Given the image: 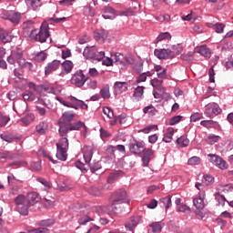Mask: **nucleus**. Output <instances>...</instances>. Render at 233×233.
Segmentation results:
<instances>
[{"label":"nucleus","instance_id":"obj_63","mask_svg":"<svg viewBox=\"0 0 233 233\" xmlns=\"http://www.w3.org/2000/svg\"><path fill=\"white\" fill-rule=\"evenodd\" d=\"M199 119H203V114L201 113H195L190 116V121H192L193 123H196V121H199Z\"/></svg>","mask_w":233,"mask_h":233},{"label":"nucleus","instance_id":"obj_45","mask_svg":"<svg viewBox=\"0 0 233 233\" xmlns=\"http://www.w3.org/2000/svg\"><path fill=\"white\" fill-rule=\"evenodd\" d=\"M23 99L25 101H34V99H35L34 93L32 91H30V90L25 91L23 94Z\"/></svg>","mask_w":233,"mask_h":233},{"label":"nucleus","instance_id":"obj_6","mask_svg":"<svg viewBox=\"0 0 233 233\" xmlns=\"http://www.w3.org/2000/svg\"><path fill=\"white\" fill-rule=\"evenodd\" d=\"M74 117H76V115H74V113H70V112L63 113L62 116L58 120L59 134L60 132H65V130H66V127L72 123Z\"/></svg>","mask_w":233,"mask_h":233},{"label":"nucleus","instance_id":"obj_57","mask_svg":"<svg viewBox=\"0 0 233 233\" xmlns=\"http://www.w3.org/2000/svg\"><path fill=\"white\" fill-rule=\"evenodd\" d=\"M28 233H50V229L46 228H38L28 230Z\"/></svg>","mask_w":233,"mask_h":233},{"label":"nucleus","instance_id":"obj_4","mask_svg":"<svg viewBox=\"0 0 233 233\" xmlns=\"http://www.w3.org/2000/svg\"><path fill=\"white\" fill-rule=\"evenodd\" d=\"M15 203L16 206V210L22 216H28V209L30 208V205L28 204V198L20 194L15 198Z\"/></svg>","mask_w":233,"mask_h":233},{"label":"nucleus","instance_id":"obj_22","mask_svg":"<svg viewBox=\"0 0 233 233\" xmlns=\"http://www.w3.org/2000/svg\"><path fill=\"white\" fill-rule=\"evenodd\" d=\"M114 88L116 92L121 94V92H127V90H128V84H127V82H116Z\"/></svg>","mask_w":233,"mask_h":233},{"label":"nucleus","instance_id":"obj_59","mask_svg":"<svg viewBox=\"0 0 233 233\" xmlns=\"http://www.w3.org/2000/svg\"><path fill=\"white\" fill-rule=\"evenodd\" d=\"M10 121V116L0 114V127H6V123Z\"/></svg>","mask_w":233,"mask_h":233},{"label":"nucleus","instance_id":"obj_1","mask_svg":"<svg viewBox=\"0 0 233 233\" xmlns=\"http://www.w3.org/2000/svg\"><path fill=\"white\" fill-rule=\"evenodd\" d=\"M81 128H86L85 123L82 121H77L76 123H70L64 132H60L61 138L56 143V157L60 161H66L68 157V138L66 137L68 132L81 130Z\"/></svg>","mask_w":233,"mask_h":233},{"label":"nucleus","instance_id":"obj_51","mask_svg":"<svg viewBox=\"0 0 233 233\" xmlns=\"http://www.w3.org/2000/svg\"><path fill=\"white\" fill-rule=\"evenodd\" d=\"M221 137L219 136H214V135H209L207 138V143L209 145H214V143H218Z\"/></svg>","mask_w":233,"mask_h":233},{"label":"nucleus","instance_id":"obj_33","mask_svg":"<svg viewBox=\"0 0 233 233\" xmlns=\"http://www.w3.org/2000/svg\"><path fill=\"white\" fill-rule=\"evenodd\" d=\"M62 68L66 74H70L72 72V68H74V63L70 60H66L62 64Z\"/></svg>","mask_w":233,"mask_h":233},{"label":"nucleus","instance_id":"obj_62","mask_svg":"<svg viewBox=\"0 0 233 233\" xmlns=\"http://www.w3.org/2000/svg\"><path fill=\"white\" fill-rule=\"evenodd\" d=\"M117 177H119L118 173H111L107 177V183L109 184L115 183Z\"/></svg>","mask_w":233,"mask_h":233},{"label":"nucleus","instance_id":"obj_60","mask_svg":"<svg viewBox=\"0 0 233 233\" xmlns=\"http://www.w3.org/2000/svg\"><path fill=\"white\" fill-rule=\"evenodd\" d=\"M181 119H183L182 116H173L169 119V125H171V126L177 125V123H179L181 121Z\"/></svg>","mask_w":233,"mask_h":233},{"label":"nucleus","instance_id":"obj_20","mask_svg":"<svg viewBox=\"0 0 233 233\" xmlns=\"http://www.w3.org/2000/svg\"><path fill=\"white\" fill-rule=\"evenodd\" d=\"M104 14H109V15H103L102 17L104 19H114L117 14H116V10L110 6H106L103 9Z\"/></svg>","mask_w":233,"mask_h":233},{"label":"nucleus","instance_id":"obj_21","mask_svg":"<svg viewBox=\"0 0 233 233\" xmlns=\"http://www.w3.org/2000/svg\"><path fill=\"white\" fill-rule=\"evenodd\" d=\"M93 156H94V148H92V147H84V159L86 163H90V161H92Z\"/></svg>","mask_w":233,"mask_h":233},{"label":"nucleus","instance_id":"obj_29","mask_svg":"<svg viewBox=\"0 0 233 233\" xmlns=\"http://www.w3.org/2000/svg\"><path fill=\"white\" fill-rule=\"evenodd\" d=\"M116 150H117L116 147L109 145L106 147V154L110 159H116Z\"/></svg>","mask_w":233,"mask_h":233},{"label":"nucleus","instance_id":"obj_58","mask_svg":"<svg viewBox=\"0 0 233 233\" xmlns=\"http://www.w3.org/2000/svg\"><path fill=\"white\" fill-rule=\"evenodd\" d=\"M30 1L33 10H37L41 6V0H26V3Z\"/></svg>","mask_w":233,"mask_h":233},{"label":"nucleus","instance_id":"obj_43","mask_svg":"<svg viewBox=\"0 0 233 233\" xmlns=\"http://www.w3.org/2000/svg\"><path fill=\"white\" fill-rule=\"evenodd\" d=\"M100 95L103 99H110V86H106L100 90Z\"/></svg>","mask_w":233,"mask_h":233},{"label":"nucleus","instance_id":"obj_50","mask_svg":"<svg viewBox=\"0 0 233 233\" xmlns=\"http://www.w3.org/2000/svg\"><path fill=\"white\" fill-rule=\"evenodd\" d=\"M144 114H149V116H155L156 115V107L154 106L150 105L146 106L143 109Z\"/></svg>","mask_w":233,"mask_h":233},{"label":"nucleus","instance_id":"obj_19","mask_svg":"<svg viewBox=\"0 0 233 233\" xmlns=\"http://www.w3.org/2000/svg\"><path fill=\"white\" fill-rule=\"evenodd\" d=\"M11 56L15 61H17L19 66H21V65H23L25 62V58H23V51L19 49L12 51Z\"/></svg>","mask_w":233,"mask_h":233},{"label":"nucleus","instance_id":"obj_12","mask_svg":"<svg viewBox=\"0 0 233 233\" xmlns=\"http://www.w3.org/2000/svg\"><path fill=\"white\" fill-rule=\"evenodd\" d=\"M61 66V61L59 60H53L52 62L47 63L45 67V74L46 76H50L53 72H56Z\"/></svg>","mask_w":233,"mask_h":233},{"label":"nucleus","instance_id":"obj_7","mask_svg":"<svg viewBox=\"0 0 233 233\" xmlns=\"http://www.w3.org/2000/svg\"><path fill=\"white\" fill-rule=\"evenodd\" d=\"M222 110L221 107H219V105L217 103H209L205 106L204 115L206 117H209L212 119L215 116H219L221 114Z\"/></svg>","mask_w":233,"mask_h":233},{"label":"nucleus","instance_id":"obj_36","mask_svg":"<svg viewBox=\"0 0 233 233\" xmlns=\"http://www.w3.org/2000/svg\"><path fill=\"white\" fill-rule=\"evenodd\" d=\"M200 125L205 128H214L215 127H218V122L214 120H202Z\"/></svg>","mask_w":233,"mask_h":233},{"label":"nucleus","instance_id":"obj_10","mask_svg":"<svg viewBox=\"0 0 233 233\" xmlns=\"http://www.w3.org/2000/svg\"><path fill=\"white\" fill-rule=\"evenodd\" d=\"M139 223H141L140 216L131 217L126 223L127 231L129 233H134V228H136Z\"/></svg>","mask_w":233,"mask_h":233},{"label":"nucleus","instance_id":"obj_56","mask_svg":"<svg viewBox=\"0 0 233 233\" xmlns=\"http://www.w3.org/2000/svg\"><path fill=\"white\" fill-rule=\"evenodd\" d=\"M87 214H88V212H86L84 214V217H81L78 219L79 225H86V223H88V221H90V217Z\"/></svg>","mask_w":233,"mask_h":233},{"label":"nucleus","instance_id":"obj_54","mask_svg":"<svg viewBox=\"0 0 233 233\" xmlns=\"http://www.w3.org/2000/svg\"><path fill=\"white\" fill-rule=\"evenodd\" d=\"M201 163V158L199 157H192L187 160V165H199Z\"/></svg>","mask_w":233,"mask_h":233},{"label":"nucleus","instance_id":"obj_48","mask_svg":"<svg viewBox=\"0 0 233 233\" xmlns=\"http://www.w3.org/2000/svg\"><path fill=\"white\" fill-rule=\"evenodd\" d=\"M202 183L207 186L212 185V183H214V177H212L211 175H204Z\"/></svg>","mask_w":233,"mask_h":233},{"label":"nucleus","instance_id":"obj_9","mask_svg":"<svg viewBox=\"0 0 233 233\" xmlns=\"http://www.w3.org/2000/svg\"><path fill=\"white\" fill-rule=\"evenodd\" d=\"M86 81H88V76H85V73H83V70H77L71 78L72 85H75L78 88H81L86 83Z\"/></svg>","mask_w":233,"mask_h":233},{"label":"nucleus","instance_id":"obj_46","mask_svg":"<svg viewBox=\"0 0 233 233\" xmlns=\"http://www.w3.org/2000/svg\"><path fill=\"white\" fill-rule=\"evenodd\" d=\"M84 15H86L87 17H94L96 15V13L92 9V5L85 6L84 7Z\"/></svg>","mask_w":233,"mask_h":233},{"label":"nucleus","instance_id":"obj_18","mask_svg":"<svg viewBox=\"0 0 233 233\" xmlns=\"http://www.w3.org/2000/svg\"><path fill=\"white\" fill-rule=\"evenodd\" d=\"M154 70L157 73L158 79H167V68L157 65L154 66Z\"/></svg>","mask_w":233,"mask_h":233},{"label":"nucleus","instance_id":"obj_26","mask_svg":"<svg viewBox=\"0 0 233 233\" xmlns=\"http://www.w3.org/2000/svg\"><path fill=\"white\" fill-rule=\"evenodd\" d=\"M152 156H154V150L147 149L145 151L144 157H143V164L145 167H147L148 165V163H150V159H151Z\"/></svg>","mask_w":233,"mask_h":233},{"label":"nucleus","instance_id":"obj_2","mask_svg":"<svg viewBox=\"0 0 233 233\" xmlns=\"http://www.w3.org/2000/svg\"><path fill=\"white\" fill-rule=\"evenodd\" d=\"M111 210L114 214H121L123 212V203H130L127 198V190L118 189L111 195L110 198Z\"/></svg>","mask_w":233,"mask_h":233},{"label":"nucleus","instance_id":"obj_8","mask_svg":"<svg viewBox=\"0 0 233 233\" xmlns=\"http://www.w3.org/2000/svg\"><path fill=\"white\" fill-rule=\"evenodd\" d=\"M28 88L36 92V94H41V92H47L48 94H56V88L49 85H40L37 86L34 82H29L27 84Z\"/></svg>","mask_w":233,"mask_h":233},{"label":"nucleus","instance_id":"obj_16","mask_svg":"<svg viewBox=\"0 0 233 233\" xmlns=\"http://www.w3.org/2000/svg\"><path fill=\"white\" fill-rule=\"evenodd\" d=\"M36 29H35L34 27V22L32 21H27L25 23H24V34L25 35H27V37H31L32 36V32L35 31Z\"/></svg>","mask_w":233,"mask_h":233},{"label":"nucleus","instance_id":"obj_53","mask_svg":"<svg viewBox=\"0 0 233 233\" xmlns=\"http://www.w3.org/2000/svg\"><path fill=\"white\" fill-rule=\"evenodd\" d=\"M36 132H38V134H45V132H46V124L45 122H41L37 125Z\"/></svg>","mask_w":233,"mask_h":233},{"label":"nucleus","instance_id":"obj_52","mask_svg":"<svg viewBox=\"0 0 233 233\" xmlns=\"http://www.w3.org/2000/svg\"><path fill=\"white\" fill-rule=\"evenodd\" d=\"M103 113L109 119L114 118V110L108 106L103 107Z\"/></svg>","mask_w":233,"mask_h":233},{"label":"nucleus","instance_id":"obj_32","mask_svg":"<svg viewBox=\"0 0 233 233\" xmlns=\"http://www.w3.org/2000/svg\"><path fill=\"white\" fill-rule=\"evenodd\" d=\"M208 26L209 28H214L217 34H223V31L225 30V25L223 24L217 23L215 25L213 24H208Z\"/></svg>","mask_w":233,"mask_h":233},{"label":"nucleus","instance_id":"obj_11","mask_svg":"<svg viewBox=\"0 0 233 233\" xmlns=\"http://www.w3.org/2000/svg\"><path fill=\"white\" fill-rule=\"evenodd\" d=\"M129 150L132 154H143L145 152V142L135 141L129 144Z\"/></svg>","mask_w":233,"mask_h":233},{"label":"nucleus","instance_id":"obj_23","mask_svg":"<svg viewBox=\"0 0 233 233\" xmlns=\"http://www.w3.org/2000/svg\"><path fill=\"white\" fill-rule=\"evenodd\" d=\"M143 94H145V86H137L133 94L135 101H141L143 99Z\"/></svg>","mask_w":233,"mask_h":233},{"label":"nucleus","instance_id":"obj_61","mask_svg":"<svg viewBox=\"0 0 233 233\" xmlns=\"http://www.w3.org/2000/svg\"><path fill=\"white\" fill-rule=\"evenodd\" d=\"M88 192L91 194V196H101V190H99V188L96 187H89Z\"/></svg>","mask_w":233,"mask_h":233},{"label":"nucleus","instance_id":"obj_24","mask_svg":"<svg viewBox=\"0 0 233 233\" xmlns=\"http://www.w3.org/2000/svg\"><path fill=\"white\" fill-rule=\"evenodd\" d=\"M183 52V46L179 44L174 45L170 49L171 59Z\"/></svg>","mask_w":233,"mask_h":233},{"label":"nucleus","instance_id":"obj_42","mask_svg":"<svg viewBox=\"0 0 233 233\" xmlns=\"http://www.w3.org/2000/svg\"><path fill=\"white\" fill-rule=\"evenodd\" d=\"M163 79L164 78H154L150 81L152 87L156 88L157 90H159L163 85Z\"/></svg>","mask_w":233,"mask_h":233},{"label":"nucleus","instance_id":"obj_64","mask_svg":"<svg viewBox=\"0 0 233 233\" xmlns=\"http://www.w3.org/2000/svg\"><path fill=\"white\" fill-rule=\"evenodd\" d=\"M86 85L87 88H90L91 90H96V88H97V80H88Z\"/></svg>","mask_w":233,"mask_h":233},{"label":"nucleus","instance_id":"obj_40","mask_svg":"<svg viewBox=\"0 0 233 233\" xmlns=\"http://www.w3.org/2000/svg\"><path fill=\"white\" fill-rule=\"evenodd\" d=\"M189 143L190 140H188V138H187L186 137H180L177 139V144L182 147V148L188 147Z\"/></svg>","mask_w":233,"mask_h":233},{"label":"nucleus","instance_id":"obj_25","mask_svg":"<svg viewBox=\"0 0 233 233\" xmlns=\"http://www.w3.org/2000/svg\"><path fill=\"white\" fill-rule=\"evenodd\" d=\"M163 222H153L149 225V228L153 233H159L163 230Z\"/></svg>","mask_w":233,"mask_h":233},{"label":"nucleus","instance_id":"obj_31","mask_svg":"<svg viewBox=\"0 0 233 233\" xmlns=\"http://www.w3.org/2000/svg\"><path fill=\"white\" fill-rule=\"evenodd\" d=\"M46 57H48V54L45 53V51H41L35 56L34 59L37 63H43L46 61Z\"/></svg>","mask_w":233,"mask_h":233},{"label":"nucleus","instance_id":"obj_17","mask_svg":"<svg viewBox=\"0 0 233 233\" xmlns=\"http://www.w3.org/2000/svg\"><path fill=\"white\" fill-rule=\"evenodd\" d=\"M1 139L3 141H5L6 143H14L15 141H21L22 137H15L12 134H1L0 135Z\"/></svg>","mask_w":233,"mask_h":233},{"label":"nucleus","instance_id":"obj_47","mask_svg":"<svg viewBox=\"0 0 233 233\" xmlns=\"http://www.w3.org/2000/svg\"><path fill=\"white\" fill-rule=\"evenodd\" d=\"M215 166L220 168L221 170H225V168H228V164L223 158L220 157V160L215 162Z\"/></svg>","mask_w":233,"mask_h":233},{"label":"nucleus","instance_id":"obj_37","mask_svg":"<svg viewBox=\"0 0 233 233\" xmlns=\"http://www.w3.org/2000/svg\"><path fill=\"white\" fill-rule=\"evenodd\" d=\"M56 101H59V103L64 106H67V108H75V110H77V106L74 105L72 102L65 101L59 96H56Z\"/></svg>","mask_w":233,"mask_h":233},{"label":"nucleus","instance_id":"obj_35","mask_svg":"<svg viewBox=\"0 0 233 233\" xmlns=\"http://www.w3.org/2000/svg\"><path fill=\"white\" fill-rule=\"evenodd\" d=\"M8 21H11L13 25H19V21H21V14L19 13L10 14Z\"/></svg>","mask_w":233,"mask_h":233},{"label":"nucleus","instance_id":"obj_38","mask_svg":"<svg viewBox=\"0 0 233 233\" xmlns=\"http://www.w3.org/2000/svg\"><path fill=\"white\" fill-rule=\"evenodd\" d=\"M0 40L2 43H10L12 41V35L7 31H2L0 33Z\"/></svg>","mask_w":233,"mask_h":233},{"label":"nucleus","instance_id":"obj_34","mask_svg":"<svg viewBox=\"0 0 233 233\" xmlns=\"http://www.w3.org/2000/svg\"><path fill=\"white\" fill-rule=\"evenodd\" d=\"M193 205L198 208V210H203L205 208V201L202 198H197L193 200Z\"/></svg>","mask_w":233,"mask_h":233},{"label":"nucleus","instance_id":"obj_28","mask_svg":"<svg viewBox=\"0 0 233 233\" xmlns=\"http://www.w3.org/2000/svg\"><path fill=\"white\" fill-rule=\"evenodd\" d=\"M160 204L165 207L166 210H168L169 207H172V197L170 195L160 199Z\"/></svg>","mask_w":233,"mask_h":233},{"label":"nucleus","instance_id":"obj_30","mask_svg":"<svg viewBox=\"0 0 233 233\" xmlns=\"http://www.w3.org/2000/svg\"><path fill=\"white\" fill-rule=\"evenodd\" d=\"M197 53L203 56V57H210V49H208L206 46H201L197 49Z\"/></svg>","mask_w":233,"mask_h":233},{"label":"nucleus","instance_id":"obj_13","mask_svg":"<svg viewBox=\"0 0 233 233\" xmlns=\"http://www.w3.org/2000/svg\"><path fill=\"white\" fill-rule=\"evenodd\" d=\"M94 37L97 43H105L108 37V31L105 29H97L94 32Z\"/></svg>","mask_w":233,"mask_h":233},{"label":"nucleus","instance_id":"obj_39","mask_svg":"<svg viewBox=\"0 0 233 233\" xmlns=\"http://www.w3.org/2000/svg\"><path fill=\"white\" fill-rule=\"evenodd\" d=\"M115 61H116V65H122V68H123V66H126L125 56H123V54L116 53L115 54Z\"/></svg>","mask_w":233,"mask_h":233},{"label":"nucleus","instance_id":"obj_14","mask_svg":"<svg viewBox=\"0 0 233 233\" xmlns=\"http://www.w3.org/2000/svg\"><path fill=\"white\" fill-rule=\"evenodd\" d=\"M154 54L158 59H172L170 49H155Z\"/></svg>","mask_w":233,"mask_h":233},{"label":"nucleus","instance_id":"obj_44","mask_svg":"<svg viewBox=\"0 0 233 233\" xmlns=\"http://www.w3.org/2000/svg\"><path fill=\"white\" fill-rule=\"evenodd\" d=\"M215 199L218 201V205L221 207H225V203H227V198L225 196L221 195V193H215Z\"/></svg>","mask_w":233,"mask_h":233},{"label":"nucleus","instance_id":"obj_3","mask_svg":"<svg viewBox=\"0 0 233 233\" xmlns=\"http://www.w3.org/2000/svg\"><path fill=\"white\" fill-rule=\"evenodd\" d=\"M50 37V31H48V23L44 22L40 29L31 31L30 41H36L37 43H46V39Z\"/></svg>","mask_w":233,"mask_h":233},{"label":"nucleus","instance_id":"obj_27","mask_svg":"<svg viewBox=\"0 0 233 233\" xmlns=\"http://www.w3.org/2000/svg\"><path fill=\"white\" fill-rule=\"evenodd\" d=\"M172 136H174V127H168L164 135L163 141L165 143H172Z\"/></svg>","mask_w":233,"mask_h":233},{"label":"nucleus","instance_id":"obj_41","mask_svg":"<svg viewBox=\"0 0 233 233\" xmlns=\"http://www.w3.org/2000/svg\"><path fill=\"white\" fill-rule=\"evenodd\" d=\"M35 119V116H34V114L30 113V114H27L25 117H23L21 121L26 127L30 125V123H32Z\"/></svg>","mask_w":233,"mask_h":233},{"label":"nucleus","instance_id":"obj_55","mask_svg":"<svg viewBox=\"0 0 233 233\" xmlns=\"http://www.w3.org/2000/svg\"><path fill=\"white\" fill-rule=\"evenodd\" d=\"M19 190H21V186H13L9 188V195L17 196V194H19Z\"/></svg>","mask_w":233,"mask_h":233},{"label":"nucleus","instance_id":"obj_5","mask_svg":"<svg viewBox=\"0 0 233 233\" xmlns=\"http://www.w3.org/2000/svg\"><path fill=\"white\" fill-rule=\"evenodd\" d=\"M83 54L86 59H94L95 61H102V59H105V52L100 51L97 53V48L94 46H86Z\"/></svg>","mask_w":233,"mask_h":233},{"label":"nucleus","instance_id":"obj_15","mask_svg":"<svg viewBox=\"0 0 233 233\" xmlns=\"http://www.w3.org/2000/svg\"><path fill=\"white\" fill-rule=\"evenodd\" d=\"M27 203L29 204V208L34 207V205L39 203V194H37L36 192L28 193Z\"/></svg>","mask_w":233,"mask_h":233},{"label":"nucleus","instance_id":"obj_49","mask_svg":"<svg viewBox=\"0 0 233 233\" xmlns=\"http://www.w3.org/2000/svg\"><path fill=\"white\" fill-rule=\"evenodd\" d=\"M172 35L168 32L161 33L157 37V42L159 43V41H165V39H171Z\"/></svg>","mask_w":233,"mask_h":233}]
</instances>
